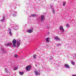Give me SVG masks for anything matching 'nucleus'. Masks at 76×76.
<instances>
[{"label": "nucleus", "instance_id": "b1692460", "mask_svg": "<svg viewBox=\"0 0 76 76\" xmlns=\"http://www.w3.org/2000/svg\"><path fill=\"white\" fill-rule=\"evenodd\" d=\"M3 20H3V19H1L0 20L1 22H2V21H3Z\"/></svg>", "mask_w": 76, "mask_h": 76}, {"label": "nucleus", "instance_id": "dca6fc26", "mask_svg": "<svg viewBox=\"0 0 76 76\" xmlns=\"http://www.w3.org/2000/svg\"><path fill=\"white\" fill-rule=\"evenodd\" d=\"M36 54H34V56H33V57L34 58V59H35L36 58Z\"/></svg>", "mask_w": 76, "mask_h": 76}, {"label": "nucleus", "instance_id": "9b49d317", "mask_svg": "<svg viewBox=\"0 0 76 76\" xmlns=\"http://www.w3.org/2000/svg\"><path fill=\"white\" fill-rule=\"evenodd\" d=\"M19 74L20 75H23V72H20Z\"/></svg>", "mask_w": 76, "mask_h": 76}, {"label": "nucleus", "instance_id": "20e7f679", "mask_svg": "<svg viewBox=\"0 0 76 76\" xmlns=\"http://www.w3.org/2000/svg\"><path fill=\"white\" fill-rule=\"evenodd\" d=\"M45 20V17L44 15H41V21H44Z\"/></svg>", "mask_w": 76, "mask_h": 76}, {"label": "nucleus", "instance_id": "6ab92c4d", "mask_svg": "<svg viewBox=\"0 0 76 76\" xmlns=\"http://www.w3.org/2000/svg\"><path fill=\"white\" fill-rule=\"evenodd\" d=\"M15 57V58H16L18 57V55L17 54H15L14 56Z\"/></svg>", "mask_w": 76, "mask_h": 76}, {"label": "nucleus", "instance_id": "393cba45", "mask_svg": "<svg viewBox=\"0 0 76 76\" xmlns=\"http://www.w3.org/2000/svg\"><path fill=\"white\" fill-rule=\"evenodd\" d=\"M72 76H76V75H72Z\"/></svg>", "mask_w": 76, "mask_h": 76}, {"label": "nucleus", "instance_id": "7ed1b4c3", "mask_svg": "<svg viewBox=\"0 0 76 76\" xmlns=\"http://www.w3.org/2000/svg\"><path fill=\"white\" fill-rule=\"evenodd\" d=\"M27 32L31 34V33H32L33 32V29H27Z\"/></svg>", "mask_w": 76, "mask_h": 76}, {"label": "nucleus", "instance_id": "f03ea898", "mask_svg": "<svg viewBox=\"0 0 76 76\" xmlns=\"http://www.w3.org/2000/svg\"><path fill=\"white\" fill-rule=\"evenodd\" d=\"M27 71H29L31 69V66L30 65L27 66L26 68Z\"/></svg>", "mask_w": 76, "mask_h": 76}, {"label": "nucleus", "instance_id": "f8f14e48", "mask_svg": "<svg viewBox=\"0 0 76 76\" xmlns=\"http://www.w3.org/2000/svg\"><path fill=\"white\" fill-rule=\"evenodd\" d=\"M18 69V66H16L14 68V70H16Z\"/></svg>", "mask_w": 76, "mask_h": 76}, {"label": "nucleus", "instance_id": "39448f33", "mask_svg": "<svg viewBox=\"0 0 76 76\" xmlns=\"http://www.w3.org/2000/svg\"><path fill=\"white\" fill-rule=\"evenodd\" d=\"M60 29L61 31H63V32H64V28H63V26H61L60 27Z\"/></svg>", "mask_w": 76, "mask_h": 76}, {"label": "nucleus", "instance_id": "9d476101", "mask_svg": "<svg viewBox=\"0 0 76 76\" xmlns=\"http://www.w3.org/2000/svg\"><path fill=\"white\" fill-rule=\"evenodd\" d=\"M11 44L10 43H8L7 44H6L5 45L6 46H9V45H10Z\"/></svg>", "mask_w": 76, "mask_h": 76}, {"label": "nucleus", "instance_id": "423d86ee", "mask_svg": "<svg viewBox=\"0 0 76 76\" xmlns=\"http://www.w3.org/2000/svg\"><path fill=\"white\" fill-rule=\"evenodd\" d=\"M50 39L49 37H48L46 38V41L47 42H48V43L50 42Z\"/></svg>", "mask_w": 76, "mask_h": 76}, {"label": "nucleus", "instance_id": "6e6552de", "mask_svg": "<svg viewBox=\"0 0 76 76\" xmlns=\"http://www.w3.org/2000/svg\"><path fill=\"white\" fill-rule=\"evenodd\" d=\"M20 43L19 42H18L17 43V47L18 48L19 46H20Z\"/></svg>", "mask_w": 76, "mask_h": 76}, {"label": "nucleus", "instance_id": "a211bd4d", "mask_svg": "<svg viewBox=\"0 0 76 76\" xmlns=\"http://www.w3.org/2000/svg\"><path fill=\"white\" fill-rule=\"evenodd\" d=\"M9 34L10 35H12V33L11 31L9 32Z\"/></svg>", "mask_w": 76, "mask_h": 76}, {"label": "nucleus", "instance_id": "f257e3e1", "mask_svg": "<svg viewBox=\"0 0 76 76\" xmlns=\"http://www.w3.org/2000/svg\"><path fill=\"white\" fill-rule=\"evenodd\" d=\"M12 44L13 47H16V40L15 39H14L12 41Z\"/></svg>", "mask_w": 76, "mask_h": 76}, {"label": "nucleus", "instance_id": "0eeeda50", "mask_svg": "<svg viewBox=\"0 0 76 76\" xmlns=\"http://www.w3.org/2000/svg\"><path fill=\"white\" fill-rule=\"evenodd\" d=\"M54 39H56V40H58V41H60V39L58 38V36H56V37L54 38Z\"/></svg>", "mask_w": 76, "mask_h": 76}, {"label": "nucleus", "instance_id": "2eb2a0df", "mask_svg": "<svg viewBox=\"0 0 76 76\" xmlns=\"http://www.w3.org/2000/svg\"><path fill=\"white\" fill-rule=\"evenodd\" d=\"M71 64H72V65H75V62H74V61L71 62Z\"/></svg>", "mask_w": 76, "mask_h": 76}, {"label": "nucleus", "instance_id": "f3484780", "mask_svg": "<svg viewBox=\"0 0 76 76\" xmlns=\"http://www.w3.org/2000/svg\"><path fill=\"white\" fill-rule=\"evenodd\" d=\"M69 26H70L69 24H66V27H69Z\"/></svg>", "mask_w": 76, "mask_h": 76}, {"label": "nucleus", "instance_id": "4be33fe9", "mask_svg": "<svg viewBox=\"0 0 76 76\" xmlns=\"http://www.w3.org/2000/svg\"><path fill=\"white\" fill-rule=\"evenodd\" d=\"M52 11H53V13H55V12H54V10H52Z\"/></svg>", "mask_w": 76, "mask_h": 76}, {"label": "nucleus", "instance_id": "1a4fd4ad", "mask_svg": "<svg viewBox=\"0 0 76 76\" xmlns=\"http://www.w3.org/2000/svg\"><path fill=\"white\" fill-rule=\"evenodd\" d=\"M65 66L66 67V68H68V69H69L70 68V66L68 65L67 64H65Z\"/></svg>", "mask_w": 76, "mask_h": 76}, {"label": "nucleus", "instance_id": "aec40b11", "mask_svg": "<svg viewBox=\"0 0 76 76\" xmlns=\"http://www.w3.org/2000/svg\"><path fill=\"white\" fill-rule=\"evenodd\" d=\"M66 4V3L65 2H63V6H64Z\"/></svg>", "mask_w": 76, "mask_h": 76}, {"label": "nucleus", "instance_id": "5701e85b", "mask_svg": "<svg viewBox=\"0 0 76 76\" xmlns=\"http://www.w3.org/2000/svg\"><path fill=\"white\" fill-rule=\"evenodd\" d=\"M4 19H5V17L4 16L3 17V20H4Z\"/></svg>", "mask_w": 76, "mask_h": 76}, {"label": "nucleus", "instance_id": "4468645a", "mask_svg": "<svg viewBox=\"0 0 76 76\" xmlns=\"http://www.w3.org/2000/svg\"><path fill=\"white\" fill-rule=\"evenodd\" d=\"M31 17H34L35 16H36V15L34 14H33L32 15H31Z\"/></svg>", "mask_w": 76, "mask_h": 76}, {"label": "nucleus", "instance_id": "ddd939ff", "mask_svg": "<svg viewBox=\"0 0 76 76\" xmlns=\"http://www.w3.org/2000/svg\"><path fill=\"white\" fill-rule=\"evenodd\" d=\"M35 72L36 75H39V73L37 71H35Z\"/></svg>", "mask_w": 76, "mask_h": 76}, {"label": "nucleus", "instance_id": "412c9836", "mask_svg": "<svg viewBox=\"0 0 76 76\" xmlns=\"http://www.w3.org/2000/svg\"><path fill=\"white\" fill-rule=\"evenodd\" d=\"M47 29H49V28H50V26H47Z\"/></svg>", "mask_w": 76, "mask_h": 76}, {"label": "nucleus", "instance_id": "a878e982", "mask_svg": "<svg viewBox=\"0 0 76 76\" xmlns=\"http://www.w3.org/2000/svg\"><path fill=\"white\" fill-rule=\"evenodd\" d=\"M60 45V44H59L58 45H58H58Z\"/></svg>", "mask_w": 76, "mask_h": 76}]
</instances>
